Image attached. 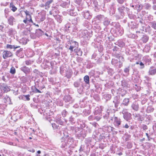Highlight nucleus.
<instances>
[{"label": "nucleus", "instance_id": "obj_22", "mask_svg": "<svg viewBox=\"0 0 156 156\" xmlns=\"http://www.w3.org/2000/svg\"><path fill=\"white\" fill-rule=\"evenodd\" d=\"M35 34L36 36L39 37L44 34V33L41 29H38L36 30Z\"/></svg>", "mask_w": 156, "mask_h": 156}, {"label": "nucleus", "instance_id": "obj_8", "mask_svg": "<svg viewBox=\"0 0 156 156\" xmlns=\"http://www.w3.org/2000/svg\"><path fill=\"white\" fill-rule=\"evenodd\" d=\"M120 96H117L115 97L114 100L113 101L114 106L115 107H117L120 104Z\"/></svg>", "mask_w": 156, "mask_h": 156}, {"label": "nucleus", "instance_id": "obj_47", "mask_svg": "<svg viewBox=\"0 0 156 156\" xmlns=\"http://www.w3.org/2000/svg\"><path fill=\"white\" fill-rule=\"evenodd\" d=\"M31 89H32V91L35 93H41V92L35 86L32 87L31 88Z\"/></svg>", "mask_w": 156, "mask_h": 156}, {"label": "nucleus", "instance_id": "obj_56", "mask_svg": "<svg viewBox=\"0 0 156 156\" xmlns=\"http://www.w3.org/2000/svg\"><path fill=\"white\" fill-rule=\"evenodd\" d=\"M47 64H48L50 66V67H51V69H53L54 66V62L51 61L50 62H49V61H47Z\"/></svg>", "mask_w": 156, "mask_h": 156}, {"label": "nucleus", "instance_id": "obj_18", "mask_svg": "<svg viewBox=\"0 0 156 156\" xmlns=\"http://www.w3.org/2000/svg\"><path fill=\"white\" fill-rule=\"evenodd\" d=\"M123 118L127 121H128L131 119V114L127 112L123 113Z\"/></svg>", "mask_w": 156, "mask_h": 156}, {"label": "nucleus", "instance_id": "obj_57", "mask_svg": "<svg viewBox=\"0 0 156 156\" xmlns=\"http://www.w3.org/2000/svg\"><path fill=\"white\" fill-rule=\"evenodd\" d=\"M26 19L28 20L29 22L33 23V21L31 18V14L26 16Z\"/></svg>", "mask_w": 156, "mask_h": 156}, {"label": "nucleus", "instance_id": "obj_48", "mask_svg": "<svg viewBox=\"0 0 156 156\" xmlns=\"http://www.w3.org/2000/svg\"><path fill=\"white\" fill-rule=\"evenodd\" d=\"M102 4L103 5V6L102 5H99L98 6H97L96 7H94V11H96V12H98L99 10V9H100V8L101 7L103 6V8H104V6L105 5V4L104 3H102Z\"/></svg>", "mask_w": 156, "mask_h": 156}, {"label": "nucleus", "instance_id": "obj_43", "mask_svg": "<svg viewBox=\"0 0 156 156\" xmlns=\"http://www.w3.org/2000/svg\"><path fill=\"white\" fill-rule=\"evenodd\" d=\"M150 25L154 29L156 30V22L155 21L150 22Z\"/></svg>", "mask_w": 156, "mask_h": 156}, {"label": "nucleus", "instance_id": "obj_14", "mask_svg": "<svg viewBox=\"0 0 156 156\" xmlns=\"http://www.w3.org/2000/svg\"><path fill=\"white\" fill-rule=\"evenodd\" d=\"M115 44L121 48H123L125 45V43L122 39L119 40Z\"/></svg>", "mask_w": 156, "mask_h": 156}, {"label": "nucleus", "instance_id": "obj_36", "mask_svg": "<svg viewBox=\"0 0 156 156\" xmlns=\"http://www.w3.org/2000/svg\"><path fill=\"white\" fill-rule=\"evenodd\" d=\"M143 6L141 5L137 4L135 5L134 9L136 10L138 12H140L143 9Z\"/></svg>", "mask_w": 156, "mask_h": 156}, {"label": "nucleus", "instance_id": "obj_26", "mask_svg": "<svg viewBox=\"0 0 156 156\" xmlns=\"http://www.w3.org/2000/svg\"><path fill=\"white\" fill-rule=\"evenodd\" d=\"M114 124L117 127L119 126V125H120L121 123L120 119L116 117H114Z\"/></svg>", "mask_w": 156, "mask_h": 156}, {"label": "nucleus", "instance_id": "obj_45", "mask_svg": "<svg viewBox=\"0 0 156 156\" xmlns=\"http://www.w3.org/2000/svg\"><path fill=\"white\" fill-rule=\"evenodd\" d=\"M86 84H89L90 83V79L88 76L86 75L83 78Z\"/></svg>", "mask_w": 156, "mask_h": 156}, {"label": "nucleus", "instance_id": "obj_35", "mask_svg": "<svg viewBox=\"0 0 156 156\" xmlns=\"http://www.w3.org/2000/svg\"><path fill=\"white\" fill-rule=\"evenodd\" d=\"M120 51V48L116 46L114 47L112 49V54H115L119 52Z\"/></svg>", "mask_w": 156, "mask_h": 156}, {"label": "nucleus", "instance_id": "obj_23", "mask_svg": "<svg viewBox=\"0 0 156 156\" xmlns=\"http://www.w3.org/2000/svg\"><path fill=\"white\" fill-rule=\"evenodd\" d=\"M149 37L147 35L144 34L142 36L140 40L144 43H146L148 40Z\"/></svg>", "mask_w": 156, "mask_h": 156}, {"label": "nucleus", "instance_id": "obj_61", "mask_svg": "<svg viewBox=\"0 0 156 156\" xmlns=\"http://www.w3.org/2000/svg\"><path fill=\"white\" fill-rule=\"evenodd\" d=\"M136 117L137 118V119L138 121H142L144 119V118L142 116H140L139 115H137Z\"/></svg>", "mask_w": 156, "mask_h": 156}, {"label": "nucleus", "instance_id": "obj_7", "mask_svg": "<svg viewBox=\"0 0 156 156\" xmlns=\"http://www.w3.org/2000/svg\"><path fill=\"white\" fill-rule=\"evenodd\" d=\"M63 99L65 102H69V104L72 103L74 101L73 98L69 94L65 95Z\"/></svg>", "mask_w": 156, "mask_h": 156}, {"label": "nucleus", "instance_id": "obj_63", "mask_svg": "<svg viewBox=\"0 0 156 156\" xmlns=\"http://www.w3.org/2000/svg\"><path fill=\"white\" fill-rule=\"evenodd\" d=\"M65 70V67L63 66H61L60 68V72L61 74H62Z\"/></svg>", "mask_w": 156, "mask_h": 156}, {"label": "nucleus", "instance_id": "obj_40", "mask_svg": "<svg viewBox=\"0 0 156 156\" xmlns=\"http://www.w3.org/2000/svg\"><path fill=\"white\" fill-rule=\"evenodd\" d=\"M144 8L147 10H150L151 7V5L149 3H145L143 6Z\"/></svg>", "mask_w": 156, "mask_h": 156}, {"label": "nucleus", "instance_id": "obj_27", "mask_svg": "<svg viewBox=\"0 0 156 156\" xmlns=\"http://www.w3.org/2000/svg\"><path fill=\"white\" fill-rule=\"evenodd\" d=\"M7 33L9 36H12L14 35L16 33V31L15 29L10 28L9 29Z\"/></svg>", "mask_w": 156, "mask_h": 156}, {"label": "nucleus", "instance_id": "obj_60", "mask_svg": "<svg viewBox=\"0 0 156 156\" xmlns=\"http://www.w3.org/2000/svg\"><path fill=\"white\" fill-rule=\"evenodd\" d=\"M30 95L29 94L28 95H23L22 97V98H25L26 100L29 101L30 100Z\"/></svg>", "mask_w": 156, "mask_h": 156}, {"label": "nucleus", "instance_id": "obj_4", "mask_svg": "<svg viewBox=\"0 0 156 156\" xmlns=\"http://www.w3.org/2000/svg\"><path fill=\"white\" fill-rule=\"evenodd\" d=\"M92 31H88L87 30H83L82 33V37L85 39H88L92 35Z\"/></svg>", "mask_w": 156, "mask_h": 156}, {"label": "nucleus", "instance_id": "obj_31", "mask_svg": "<svg viewBox=\"0 0 156 156\" xmlns=\"http://www.w3.org/2000/svg\"><path fill=\"white\" fill-rule=\"evenodd\" d=\"M67 13L71 16H76L77 15L76 12L74 11L73 10L70 9L67 10Z\"/></svg>", "mask_w": 156, "mask_h": 156}, {"label": "nucleus", "instance_id": "obj_58", "mask_svg": "<svg viewBox=\"0 0 156 156\" xmlns=\"http://www.w3.org/2000/svg\"><path fill=\"white\" fill-rule=\"evenodd\" d=\"M66 47L70 50L71 52L73 51V49L74 48L71 45L68 44L66 46Z\"/></svg>", "mask_w": 156, "mask_h": 156}, {"label": "nucleus", "instance_id": "obj_37", "mask_svg": "<svg viewBox=\"0 0 156 156\" xmlns=\"http://www.w3.org/2000/svg\"><path fill=\"white\" fill-rule=\"evenodd\" d=\"M4 99L5 101H6V102L9 103V104L12 105V103L11 101V99L9 96L6 95L4 97Z\"/></svg>", "mask_w": 156, "mask_h": 156}, {"label": "nucleus", "instance_id": "obj_29", "mask_svg": "<svg viewBox=\"0 0 156 156\" xmlns=\"http://www.w3.org/2000/svg\"><path fill=\"white\" fill-rule=\"evenodd\" d=\"M128 26L131 29H134L137 27V25L135 22L131 21L128 23Z\"/></svg>", "mask_w": 156, "mask_h": 156}, {"label": "nucleus", "instance_id": "obj_52", "mask_svg": "<svg viewBox=\"0 0 156 156\" xmlns=\"http://www.w3.org/2000/svg\"><path fill=\"white\" fill-rule=\"evenodd\" d=\"M111 25L115 27V29L120 25L119 23L116 22H112L111 23Z\"/></svg>", "mask_w": 156, "mask_h": 156}, {"label": "nucleus", "instance_id": "obj_62", "mask_svg": "<svg viewBox=\"0 0 156 156\" xmlns=\"http://www.w3.org/2000/svg\"><path fill=\"white\" fill-rule=\"evenodd\" d=\"M77 50V51L76 52L77 55L79 56H81L83 53V52L80 48H78Z\"/></svg>", "mask_w": 156, "mask_h": 156}, {"label": "nucleus", "instance_id": "obj_59", "mask_svg": "<svg viewBox=\"0 0 156 156\" xmlns=\"http://www.w3.org/2000/svg\"><path fill=\"white\" fill-rule=\"evenodd\" d=\"M16 72V69L13 67H12L10 69V73L12 74H14Z\"/></svg>", "mask_w": 156, "mask_h": 156}, {"label": "nucleus", "instance_id": "obj_41", "mask_svg": "<svg viewBox=\"0 0 156 156\" xmlns=\"http://www.w3.org/2000/svg\"><path fill=\"white\" fill-rule=\"evenodd\" d=\"M105 17L104 15L101 14L98 15L97 16L95 17V18L96 19L100 21H101L103 20Z\"/></svg>", "mask_w": 156, "mask_h": 156}, {"label": "nucleus", "instance_id": "obj_11", "mask_svg": "<svg viewBox=\"0 0 156 156\" xmlns=\"http://www.w3.org/2000/svg\"><path fill=\"white\" fill-rule=\"evenodd\" d=\"M0 89L2 91H3L4 93L7 92L10 90V89L5 84H1Z\"/></svg>", "mask_w": 156, "mask_h": 156}, {"label": "nucleus", "instance_id": "obj_33", "mask_svg": "<svg viewBox=\"0 0 156 156\" xmlns=\"http://www.w3.org/2000/svg\"><path fill=\"white\" fill-rule=\"evenodd\" d=\"M119 94L122 97H124L127 92V91L123 89L119 88Z\"/></svg>", "mask_w": 156, "mask_h": 156}, {"label": "nucleus", "instance_id": "obj_39", "mask_svg": "<svg viewBox=\"0 0 156 156\" xmlns=\"http://www.w3.org/2000/svg\"><path fill=\"white\" fill-rule=\"evenodd\" d=\"M131 68L130 66H129L125 67L124 69V72L126 73V74L129 75V71Z\"/></svg>", "mask_w": 156, "mask_h": 156}, {"label": "nucleus", "instance_id": "obj_51", "mask_svg": "<svg viewBox=\"0 0 156 156\" xmlns=\"http://www.w3.org/2000/svg\"><path fill=\"white\" fill-rule=\"evenodd\" d=\"M144 21L142 19H140L138 23V25H140L143 28L145 26Z\"/></svg>", "mask_w": 156, "mask_h": 156}, {"label": "nucleus", "instance_id": "obj_12", "mask_svg": "<svg viewBox=\"0 0 156 156\" xmlns=\"http://www.w3.org/2000/svg\"><path fill=\"white\" fill-rule=\"evenodd\" d=\"M41 79V81L39 82V83L38 85L39 89L42 90L45 87L44 84L46 82L45 79L44 78H43L42 77Z\"/></svg>", "mask_w": 156, "mask_h": 156}, {"label": "nucleus", "instance_id": "obj_9", "mask_svg": "<svg viewBox=\"0 0 156 156\" xmlns=\"http://www.w3.org/2000/svg\"><path fill=\"white\" fill-rule=\"evenodd\" d=\"M82 14L85 19L87 20L90 19L92 16V14L89 11H87L82 12Z\"/></svg>", "mask_w": 156, "mask_h": 156}, {"label": "nucleus", "instance_id": "obj_54", "mask_svg": "<svg viewBox=\"0 0 156 156\" xmlns=\"http://www.w3.org/2000/svg\"><path fill=\"white\" fill-rule=\"evenodd\" d=\"M107 72L110 75H112L114 73L113 70L111 68H108Z\"/></svg>", "mask_w": 156, "mask_h": 156}, {"label": "nucleus", "instance_id": "obj_1", "mask_svg": "<svg viewBox=\"0 0 156 156\" xmlns=\"http://www.w3.org/2000/svg\"><path fill=\"white\" fill-rule=\"evenodd\" d=\"M118 13H116L114 15L116 20L123 19L126 14V6L124 5L119 6L117 9Z\"/></svg>", "mask_w": 156, "mask_h": 156}, {"label": "nucleus", "instance_id": "obj_46", "mask_svg": "<svg viewBox=\"0 0 156 156\" xmlns=\"http://www.w3.org/2000/svg\"><path fill=\"white\" fill-rule=\"evenodd\" d=\"M109 10L110 15L112 16L115 14L116 8H109Z\"/></svg>", "mask_w": 156, "mask_h": 156}, {"label": "nucleus", "instance_id": "obj_32", "mask_svg": "<svg viewBox=\"0 0 156 156\" xmlns=\"http://www.w3.org/2000/svg\"><path fill=\"white\" fill-rule=\"evenodd\" d=\"M104 129L105 130V131H106L108 133L110 132L111 131H113V128L109 126H104Z\"/></svg>", "mask_w": 156, "mask_h": 156}, {"label": "nucleus", "instance_id": "obj_25", "mask_svg": "<svg viewBox=\"0 0 156 156\" xmlns=\"http://www.w3.org/2000/svg\"><path fill=\"white\" fill-rule=\"evenodd\" d=\"M9 7L10 9L14 12H16L17 9L13 2H12L10 3Z\"/></svg>", "mask_w": 156, "mask_h": 156}, {"label": "nucleus", "instance_id": "obj_15", "mask_svg": "<svg viewBox=\"0 0 156 156\" xmlns=\"http://www.w3.org/2000/svg\"><path fill=\"white\" fill-rule=\"evenodd\" d=\"M125 12L127 13L129 18L130 19H133L135 16V15L133 14L132 12L130 11L129 9L126 6Z\"/></svg>", "mask_w": 156, "mask_h": 156}, {"label": "nucleus", "instance_id": "obj_64", "mask_svg": "<svg viewBox=\"0 0 156 156\" xmlns=\"http://www.w3.org/2000/svg\"><path fill=\"white\" fill-rule=\"evenodd\" d=\"M20 80L21 81L23 82V83H25L27 82V78L24 76H23L22 77L20 78Z\"/></svg>", "mask_w": 156, "mask_h": 156}, {"label": "nucleus", "instance_id": "obj_44", "mask_svg": "<svg viewBox=\"0 0 156 156\" xmlns=\"http://www.w3.org/2000/svg\"><path fill=\"white\" fill-rule=\"evenodd\" d=\"M136 64H139L140 66V69H142L144 67V65L143 63L140 61H139L136 62Z\"/></svg>", "mask_w": 156, "mask_h": 156}, {"label": "nucleus", "instance_id": "obj_50", "mask_svg": "<svg viewBox=\"0 0 156 156\" xmlns=\"http://www.w3.org/2000/svg\"><path fill=\"white\" fill-rule=\"evenodd\" d=\"M115 110L113 109L112 110V109L111 108H109L107 110V113L108 114L107 116H108L110 113H115Z\"/></svg>", "mask_w": 156, "mask_h": 156}, {"label": "nucleus", "instance_id": "obj_30", "mask_svg": "<svg viewBox=\"0 0 156 156\" xmlns=\"http://www.w3.org/2000/svg\"><path fill=\"white\" fill-rule=\"evenodd\" d=\"M129 103V99L125 98L123 100L122 103L121 104V106H127Z\"/></svg>", "mask_w": 156, "mask_h": 156}, {"label": "nucleus", "instance_id": "obj_10", "mask_svg": "<svg viewBox=\"0 0 156 156\" xmlns=\"http://www.w3.org/2000/svg\"><path fill=\"white\" fill-rule=\"evenodd\" d=\"M30 69L31 68H29L26 66H24L21 67L20 69L26 74V75H27V74L30 73Z\"/></svg>", "mask_w": 156, "mask_h": 156}, {"label": "nucleus", "instance_id": "obj_55", "mask_svg": "<svg viewBox=\"0 0 156 156\" xmlns=\"http://www.w3.org/2000/svg\"><path fill=\"white\" fill-rule=\"evenodd\" d=\"M45 15H41V17L40 18V20H39L37 21V22L38 23H40L41 22H42L45 19Z\"/></svg>", "mask_w": 156, "mask_h": 156}, {"label": "nucleus", "instance_id": "obj_16", "mask_svg": "<svg viewBox=\"0 0 156 156\" xmlns=\"http://www.w3.org/2000/svg\"><path fill=\"white\" fill-rule=\"evenodd\" d=\"M148 73L149 75H155L156 74V68L154 66H151L149 68Z\"/></svg>", "mask_w": 156, "mask_h": 156}, {"label": "nucleus", "instance_id": "obj_34", "mask_svg": "<svg viewBox=\"0 0 156 156\" xmlns=\"http://www.w3.org/2000/svg\"><path fill=\"white\" fill-rule=\"evenodd\" d=\"M103 23L106 27L108 26L110 23V20L107 17H105L104 19Z\"/></svg>", "mask_w": 156, "mask_h": 156}, {"label": "nucleus", "instance_id": "obj_38", "mask_svg": "<svg viewBox=\"0 0 156 156\" xmlns=\"http://www.w3.org/2000/svg\"><path fill=\"white\" fill-rule=\"evenodd\" d=\"M54 17L59 23H60L62 22V17L60 16V15H57L54 16Z\"/></svg>", "mask_w": 156, "mask_h": 156}, {"label": "nucleus", "instance_id": "obj_3", "mask_svg": "<svg viewBox=\"0 0 156 156\" xmlns=\"http://www.w3.org/2000/svg\"><path fill=\"white\" fill-rule=\"evenodd\" d=\"M81 81L82 79H80L79 80L74 82L73 83V85L75 87L78 88L79 87V89H77V91L80 94L82 93L83 88Z\"/></svg>", "mask_w": 156, "mask_h": 156}, {"label": "nucleus", "instance_id": "obj_5", "mask_svg": "<svg viewBox=\"0 0 156 156\" xmlns=\"http://www.w3.org/2000/svg\"><path fill=\"white\" fill-rule=\"evenodd\" d=\"M13 55L12 52L10 51L5 50L2 53V57L4 59H6L8 57H12Z\"/></svg>", "mask_w": 156, "mask_h": 156}, {"label": "nucleus", "instance_id": "obj_28", "mask_svg": "<svg viewBox=\"0 0 156 156\" xmlns=\"http://www.w3.org/2000/svg\"><path fill=\"white\" fill-rule=\"evenodd\" d=\"M8 21L9 24L11 25H13V22H15V19L12 16H10L8 19Z\"/></svg>", "mask_w": 156, "mask_h": 156}, {"label": "nucleus", "instance_id": "obj_42", "mask_svg": "<svg viewBox=\"0 0 156 156\" xmlns=\"http://www.w3.org/2000/svg\"><path fill=\"white\" fill-rule=\"evenodd\" d=\"M74 139L72 137H69L67 139V143L69 144L72 145L74 143Z\"/></svg>", "mask_w": 156, "mask_h": 156}, {"label": "nucleus", "instance_id": "obj_13", "mask_svg": "<svg viewBox=\"0 0 156 156\" xmlns=\"http://www.w3.org/2000/svg\"><path fill=\"white\" fill-rule=\"evenodd\" d=\"M59 12L57 8L56 7H52L51 10L49 12L50 15H52L53 16L57 15Z\"/></svg>", "mask_w": 156, "mask_h": 156}, {"label": "nucleus", "instance_id": "obj_6", "mask_svg": "<svg viewBox=\"0 0 156 156\" xmlns=\"http://www.w3.org/2000/svg\"><path fill=\"white\" fill-rule=\"evenodd\" d=\"M115 33L118 36H121L124 33V31L122 27H121L120 25L118 27L115 29Z\"/></svg>", "mask_w": 156, "mask_h": 156}, {"label": "nucleus", "instance_id": "obj_2", "mask_svg": "<svg viewBox=\"0 0 156 156\" xmlns=\"http://www.w3.org/2000/svg\"><path fill=\"white\" fill-rule=\"evenodd\" d=\"M61 117L60 116L57 117L55 120L56 123H52L51 125L54 129H60L61 126H59L58 124L62 126L63 125V122L61 119Z\"/></svg>", "mask_w": 156, "mask_h": 156}, {"label": "nucleus", "instance_id": "obj_19", "mask_svg": "<svg viewBox=\"0 0 156 156\" xmlns=\"http://www.w3.org/2000/svg\"><path fill=\"white\" fill-rule=\"evenodd\" d=\"M68 44L71 45L74 48H77L78 46V43L72 40L69 41L68 42Z\"/></svg>", "mask_w": 156, "mask_h": 156}, {"label": "nucleus", "instance_id": "obj_24", "mask_svg": "<svg viewBox=\"0 0 156 156\" xmlns=\"http://www.w3.org/2000/svg\"><path fill=\"white\" fill-rule=\"evenodd\" d=\"M61 142L60 143V145L61 147L62 148H64L66 145V143L65 141V139L63 137H62L60 140Z\"/></svg>", "mask_w": 156, "mask_h": 156}, {"label": "nucleus", "instance_id": "obj_49", "mask_svg": "<svg viewBox=\"0 0 156 156\" xmlns=\"http://www.w3.org/2000/svg\"><path fill=\"white\" fill-rule=\"evenodd\" d=\"M104 96L106 101L110 100L112 97L111 94H104Z\"/></svg>", "mask_w": 156, "mask_h": 156}, {"label": "nucleus", "instance_id": "obj_53", "mask_svg": "<svg viewBox=\"0 0 156 156\" xmlns=\"http://www.w3.org/2000/svg\"><path fill=\"white\" fill-rule=\"evenodd\" d=\"M53 1V0H49L47 1L44 5L45 6L48 7V8L50 7V5L51 4Z\"/></svg>", "mask_w": 156, "mask_h": 156}, {"label": "nucleus", "instance_id": "obj_17", "mask_svg": "<svg viewBox=\"0 0 156 156\" xmlns=\"http://www.w3.org/2000/svg\"><path fill=\"white\" fill-rule=\"evenodd\" d=\"M48 108H39L38 109V111L41 114H43L44 115H48Z\"/></svg>", "mask_w": 156, "mask_h": 156}, {"label": "nucleus", "instance_id": "obj_20", "mask_svg": "<svg viewBox=\"0 0 156 156\" xmlns=\"http://www.w3.org/2000/svg\"><path fill=\"white\" fill-rule=\"evenodd\" d=\"M20 46H17L16 45H11L9 44H7L6 46V48L7 49H13V51H15L16 49L18 48H20Z\"/></svg>", "mask_w": 156, "mask_h": 156}, {"label": "nucleus", "instance_id": "obj_21", "mask_svg": "<svg viewBox=\"0 0 156 156\" xmlns=\"http://www.w3.org/2000/svg\"><path fill=\"white\" fill-rule=\"evenodd\" d=\"M23 48H20L16 51V55L19 57L22 58L23 56Z\"/></svg>", "mask_w": 156, "mask_h": 156}]
</instances>
